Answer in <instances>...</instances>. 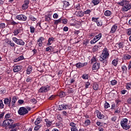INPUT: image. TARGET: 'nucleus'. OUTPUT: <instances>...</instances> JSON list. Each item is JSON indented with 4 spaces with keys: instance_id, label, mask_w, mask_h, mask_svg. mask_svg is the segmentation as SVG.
<instances>
[{
    "instance_id": "e2e57ef3",
    "label": "nucleus",
    "mask_w": 131,
    "mask_h": 131,
    "mask_svg": "<svg viewBox=\"0 0 131 131\" xmlns=\"http://www.w3.org/2000/svg\"><path fill=\"white\" fill-rule=\"evenodd\" d=\"M11 117V114H7L5 115V118L6 119H9V118H10Z\"/></svg>"
},
{
    "instance_id": "cd10ccee",
    "label": "nucleus",
    "mask_w": 131,
    "mask_h": 131,
    "mask_svg": "<svg viewBox=\"0 0 131 131\" xmlns=\"http://www.w3.org/2000/svg\"><path fill=\"white\" fill-rule=\"evenodd\" d=\"M92 4H93L94 6H97L100 4V0H92Z\"/></svg>"
},
{
    "instance_id": "338daca9",
    "label": "nucleus",
    "mask_w": 131,
    "mask_h": 131,
    "mask_svg": "<svg viewBox=\"0 0 131 131\" xmlns=\"http://www.w3.org/2000/svg\"><path fill=\"white\" fill-rule=\"evenodd\" d=\"M30 19L31 21H36V18L34 17V16H31Z\"/></svg>"
},
{
    "instance_id": "774afa93",
    "label": "nucleus",
    "mask_w": 131,
    "mask_h": 131,
    "mask_svg": "<svg viewBox=\"0 0 131 131\" xmlns=\"http://www.w3.org/2000/svg\"><path fill=\"white\" fill-rule=\"evenodd\" d=\"M127 103H128V104H129L130 105H131V98H128L127 100Z\"/></svg>"
},
{
    "instance_id": "39448f33",
    "label": "nucleus",
    "mask_w": 131,
    "mask_h": 131,
    "mask_svg": "<svg viewBox=\"0 0 131 131\" xmlns=\"http://www.w3.org/2000/svg\"><path fill=\"white\" fill-rule=\"evenodd\" d=\"M12 40L16 43V45H18V46H25V42L23 41V40L21 39H18L16 37H12Z\"/></svg>"
},
{
    "instance_id": "c85d7f7f",
    "label": "nucleus",
    "mask_w": 131,
    "mask_h": 131,
    "mask_svg": "<svg viewBox=\"0 0 131 131\" xmlns=\"http://www.w3.org/2000/svg\"><path fill=\"white\" fill-rule=\"evenodd\" d=\"M93 88L94 91H98V90H99V84L97 83H94L93 85Z\"/></svg>"
},
{
    "instance_id": "393cba45",
    "label": "nucleus",
    "mask_w": 131,
    "mask_h": 131,
    "mask_svg": "<svg viewBox=\"0 0 131 131\" xmlns=\"http://www.w3.org/2000/svg\"><path fill=\"white\" fill-rule=\"evenodd\" d=\"M76 14L78 17H83L84 15L83 13V12L81 11H79L78 12H76Z\"/></svg>"
},
{
    "instance_id": "a878e982",
    "label": "nucleus",
    "mask_w": 131,
    "mask_h": 131,
    "mask_svg": "<svg viewBox=\"0 0 131 131\" xmlns=\"http://www.w3.org/2000/svg\"><path fill=\"white\" fill-rule=\"evenodd\" d=\"M6 43H8L10 47H12V48H14L15 46V43L13 42V41L11 40H7L6 41Z\"/></svg>"
},
{
    "instance_id": "473e14b6",
    "label": "nucleus",
    "mask_w": 131,
    "mask_h": 131,
    "mask_svg": "<svg viewBox=\"0 0 131 131\" xmlns=\"http://www.w3.org/2000/svg\"><path fill=\"white\" fill-rule=\"evenodd\" d=\"M84 124V125H85V126H88L90 125V124H91V120H90L89 119L85 120Z\"/></svg>"
},
{
    "instance_id": "864d4df0",
    "label": "nucleus",
    "mask_w": 131,
    "mask_h": 131,
    "mask_svg": "<svg viewBox=\"0 0 131 131\" xmlns=\"http://www.w3.org/2000/svg\"><path fill=\"white\" fill-rule=\"evenodd\" d=\"M99 50V47L97 46H95L93 47V52H97Z\"/></svg>"
},
{
    "instance_id": "7ed1b4c3",
    "label": "nucleus",
    "mask_w": 131,
    "mask_h": 131,
    "mask_svg": "<svg viewBox=\"0 0 131 131\" xmlns=\"http://www.w3.org/2000/svg\"><path fill=\"white\" fill-rule=\"evenodd\" d=\"M109 51L107 48H105L102 51V53L99 58L100 61L102 62L104 60H107L109 58Z\"/></svg>"
},
{
    "instance_id": "c756f323",
    "label": "nucleus",
    "mask_w": 131,
    "mask_h": 131,
    "mask_svg": "<svg viewBox=\"0 0 131 131\" xmlns=\"http://www.w3.org/2000/svg\"><path fill=\"white\" fill-rule=\"evenodd\" d=\"M59 23H62V18H60L58 19L55 20L54 21V25H58V24H59Z\"/></svg>"
},
{
    "instance_id": "79ce46f5",
    "label": "nucleus",
    "mask_w": 131,
    "mask_h": 131,
    "mask_svg": "<svg viewBox=\"0 0 131 131\" xmlns=\"http://www.w3.org/2000/svg\"><path fill=\"white\" fill-rule=\"evenodd\" d=\"M68 22V20L66 18H61V23L62 24H67V23Z\"/></svg>"
},
{
    "instance_id": "09e8293b",
    "label": "nucleus",
    "mask_w": 131,
    "mask_h": 131,
    "mask_svg": "<svg viewBox=\"0 0 131 131\" xmlns=\"http://www.w3.org/2000/svg\"><path fill=\"white\" fill-rule=\"evenodd\" d=\"M4 102H3V100H0V109H4Z\"/></svg>"
},
{
    "instance_id": "052dcab7",
    "label": "nucleus",
    "mask_w": 131,
    "mask_h": 131,
    "mask_svg": "<svg viewBox=\"0 0 131 131\" xmlns=\"http://www.w3.org/2000/svg\"><path fill=\"white\" fill-rule=\"evenodd\" d=\"M53 17L54 19H58V18H59V15H58L57 13H54L53 14Z\"/></svg>"
},
{
    "instance_id": "1a4fd4ad",
    "label": "nucleus",
    "mask_w": 131,
    "mask_h": 131,
    "mask_svg": "<svg viewBox=\"0 0 131 131\" xmlns=\"http://www.w3.org/2000/svg\"><path fill=\"white\" fill-rule=\"evenodd\" d=\"M118 27V25H117V24L114 25L111 28L110 33H115V32H116V30H117Z\"/></svg>"
},
{
    "instance_id": "bb28decb",
    "label": "nucleus",
    "mask_w": 131,
    "mask_h": 131,
    "mask_svg": "<svg viewBox=\"0 0 131 131\" xmlns=\"http://www.w3.org/2000/svg\"><path fill=\"white\" fill-rule=\"evenodd\" d=\"M112 14V12H111V11H110V10H106L104 12V15L106 17H110V16H111Z\"/></svg>"
},
{
    "instance_id": "2eb2a0df",
    "label": "nucleus",
    "mask_w": 131,
    "mask_h": 131,
    "mask_svg": "<svg viewBox=\"0 0 131 131\" xmlns=\"http://www.w3.org/2000/svg\"><path fill=\"white\" fill-rule=\"evenodd\" d=\"M10 24L11 25H13V26H15V25H18V26H19L20 28L22 27V24L21 23H16L15 21L13 20L11 21Z\"/></svg>"
},
{
    "instance_id": "37998d69",
    "label": "nucleus",
    "mask_w": 131,
    "mask_h": 131,
    "mask_svg": "<svg viewBox=\"0 0 131 131\" xmlns=\"http://www.w3.org/2000/svg\"><path fill=\"white\" fill-rule=\"evenodd\" d=\"M70 126L71 127V128H73V127H75L76 126V124L73 122H70Z\"/></svg>"
},
{
    "instance_id": "8fccbe9b",
    "label": "nucleus",
    "mask_w": 131,
    "mask_h": 131,
    "mask_svg": "<svg viewBox=\"0 0 131 131\" xmlns=\"http://www.w3.org/2000/svg\"><path fill=\"white\" fill-rule=\"evenodd\" d=\"M97 41H97V40L95 38H94L93 39L91 40L90 43L91 45H94V43H96V42H97Z\"/></svg>"
},
{
    "instance_id": "aec40b11",
    "label": "nucleus",
    "mask_w": 131,
    "mask_h": 131,
    "mask_svg": "<svg viewBox=\"0 0 131 131\" xmlns=\"http://www.w3.org/2000/svg\"><path fill=\"white\" fill-rule=\"evenodd\" d=\"M55 40V38L50 37L48 39V42L47 43V46H50L53 43V42Z\"/></svg>"
},
{
    "instance_id": "7c9ffc66",
    "label": "nucleus",
    "mask_w": 131,
    "mask_h": 131,
    "mask_svg": "<svg viewBox=\"0 0 131 131\" xmlns=\"http://www.w3.org/2000/svg\"><path fill=\"white\" fill-rule=\"evenodd\" d=\"M27 74H30L32 72V68L31 67H28L27 70Z\"/></svg>"
},
{
    "instance_id": "6e6552de",
    "label": "nucleus",
    "mask_w": 131,
    "mask_h": 131,
    "mask_svg": "<svg viewBox=\"0 0 131 131\" xmlns=\"http://www.w3.org/2000/svg\"><path fill=\"white\" fill-rule=\"evenodd\" d=\"M16 18L17 20H19L20 21H26V20H27V17L24 14L17 15Z\"/></svg>"
},
{
    "instance_id": "b1692460",
    "label": "nucleus",
    "mask_w": 131,
    "mask_h": 131,
    "mask_svg": "<svg viewBox=\"0 0 131 131\" xmlns=\"http://www.w3.org/2000/svg\"><path fill=\"white\" fill-rule=\"evenodd\" d=\"M17 102V97L15 96H13L12 97V106L14 107L15 106V103Z\"/></svg>"
},
{
    "instance_id": "423d86ee",
    "label": "nucleus",
    "mask_w": 131,
    "mask_h": 131,
    "mask_svg": "<svg viewBox=\"0 0 131 131\" xmlns=\"http://www.w3.org/2000/svg\"><path fill=\"white\" fill-rule=\"evenodd\" d=\"M28 113V110L26 107H20L18 111V114L19 115H25Z\"/></svg>"
},
{
    "instance_id": "f704fd0d",
    "label": "nucleus",
    "mask_w": 131,
    "mask_h": 131,
    "mask_svg": "<svg viewBox=\"0 0 131 131\" xmlns=\"http://www.w3.org/2000/svg\"><path fill=\"white\" fill-rule=\"evenodd\" d=\"M41 122V120H40V118H38L35 121V125H37V124H39L40 122Z\"/></svg>"
},
{
    "instance_id": "f8f14e48",
    "label": "nucleus",
    "mask_w": 131,
    "mask_h": 131,
    "mask_svg": "<svg viewBox=\"0 0 131 131\" xmlns=\"http://www.w3.org/2000/svg\"><path fill=\"white\" fill-rule=\"evenodd\" d=\"M100 68V63L95 62L92 66V70H99Z\"/></svg>"
},
{
    "instance_id": "a18cd8bd",
    "label": "nucleus",
    "mask_w": 131,
    "mask_h": 131,
    "mask_svg": "<svg viewBox=\"0 0 131 131\" xmlns=\"http://www.w3.org/2000/svg\"><path fill=\"white\" fill-rule=\"evenodd\" d=\"M82 77L83 79H89V75L84 74H83Z\"/></svg>"
},
{
    "instance_id": "680f3d73",
    "label": "nucleus",
    "mask_w": 131,
    "mask_h": 131,
    "mask_svg": "<svg viewBox=\"0 0 131 131\" xmlns=\"http://www.w3.org/2000/svg\"><path fill=\"white\" fill-rule=\"evenodd\" d=\"M71 131H78V129H77V127H74L73 128H71Z\"/></svg>"
},
{
    "instance_id": "58836bf2",
    "label": "nucleus",
    "mask_w": 131,
    "mask_h": 131,
    "mask_svg": "<svg viewBox=\"0 0 131 131\" xmlns=\"http://www.w3.org/2000/svg\"><path fill=\"white\" fill-rule=\"evenodd\" d=\"M70 5V4H69V2L67 1H64L63 2V7H64V8H67V7H69Z\"/></svg>"
},
{
    "instance_id": "f3484780",
    "label": "nucleus",
    "mask_w": 131,
    "mask_h": 131,
    "mask_svg": "<svg viewBox=\"0 0 131 131\" xmlns=\"http://www.w3.org/2000/svg\"><path fill=\"white\" fill-rule=\"evenodd\" d=\"M21 66H16L13 67V71L14 73L19 72V71H20V70H21Z\"/></svg>"
},
{
    "instance_id": "6e6d98bb",
    "label": "nucleus",
    "mask_w": 131,
    "mask_h": 131,
    "mask_svg": "<svg viewBox=\"0 0 131 131\" xmlns=\"http://www.w3.org/2000/svg\"><path fill=\"white\" fill-rule=\"evenodd\" d=\"M40 127H41V126H40V125H37L36 126H35L34 130H38V129H39Z\"/></svg>"
},
{
    "instance_id": "13d9d810",
    "label": "nucleus",
    "mask_w": 131,
    "mask_h": 131,
    "mask_svg": "<svg viewBox=\"0 0 131 131\" xmlns=\"http://www.w3.org/2000/svg\"><path fill=\"white\" fill-rule=\"evenodd\" d=\"M0 28H2L3 29L6 28V24L5 23H1L0 24Z\"/></svg>"
},
{
    "instance_id": "9b49d317",
    "label": "nucleus",
    "mask_w": 131,
    "mask_h": 131,
    "mask_svg": "<svg viewBox=\"0 0 131 131\" xmlns=\"http://www.w3.org/2000/svg\"><path fill=\"white\" fill-rule=\"evenodd\" d=\"M29 5V0H25L24 4L23 5V10H26L28 8V6Z\"/></svg>"
},
{
    "instance_id": "72a5a7b5",
    "label": "nucleus",
    "mask_w": 131,
    "mask_h": 131,
    "mask_svg": "<svg viewBox=\"0 0 131 131\" xmlns=\"http://www.w3.org/2000/svg\"><path fill=\"white\" fill-rule=\"evenodd\" d=\"M91 13H92V10L90 9H88L83 12L84 14L85 15H91Z\"/></svg>"
},
{
    "instance_id": "bf43d9fd",
    "label": "nucleus",
    "mask_w": 131,
    "mask_h": 131,
    "mask_svg": "<svg viewBox=\"0 0 131 131\" xmlns=\"http://www.w3.org/2000/svg\"><path fill=\"white\" fill-rule=\"evenodd\" d=\"M126 33L127 35H131V29H127L126 30Z\"/></svg>"
},
{
    "instance_id": "2f4dec72",
    "label": "nucleus",
    "mask_w": 131,
    "mask_h": 131,
    "mask_svg": "<svg viewBox=\"0 0 131 131\" xmlns=\"http://www.w3.org/2000/svg\"><path fill=\"white\" fill-rule=\"evenodd\" d=\"M101 37H102V34L99 33L98 35H96L94 38L98 41V40L101 39Z\"/></svg>"
},
{
    "instance_id": "0e129e2a",
    "label": "nucleus",
    "mask_w": 131,
    "mask_h": 131,
    "mask_svg": "<svg viewBox=\"0 0 131 131\" xmlns=\"http://www.w3.org/2000/svg\"><path fill=\"white\" fill-rule=\"evenodd\" d=\"M31 102L32 103H33L34 104H36L37 101H36V99L33 98V99H31Z\"/></svg>"
},
{
    "instance_id": "49530a36",
    "label": "nucleus",
    "mask_w": 131,
    "mask_h": 131,
    "mask_svg": "<svg viewBox=\"0 0 131 131\" xmlns=\"http://www.w3.org/2000/svg\"><path fill=\"white\" fill-rule=\"evenodd\" d=\"M98 19H99V17L96 18V17H93L92 18V21L95 22V23H97V22H98Z\"/></svg>"
},
{
    "instance_id": "de8ad7c7",
    "label": "nucleus",
    "mask_w": 131,
    "mask_h": 131,
    "mask_svg": "<svg viewBox=\"0 0 131 131\" xmlns=\"http://www.w3.org/2000/svg\"><path fill=\"white\" fill-rule=\"evenodd\" d=\"M126 70H127V68L126 67V66H123L122 67V71H123V72H125V71H126Z\"/></svg>"
},
{
    "instance_id": "dca6fc26",
    "label": "nucleus",
    "mask_w": 131,
    "mask_h": 131,
    "mask_svg": "<svg viewBox=\"0 0 131 131\" xmlns=\"http://www.w3.org/2000/svg\"><path fill=\"white\" fill-rule=\"evenodd\" d=\"M68 108V105L66 104H61L59 105L58 110H66Z\"/></svg>"
},
{
    "instance_id": "20e7f679",
    "label": "nucleus",
    "mask_w": 131,
    "mask_h": 131,
    "mask_svg": "<svg viewBox=\"0 0 131 131\" xmlns=\"http://www.w3.org/2000/svg\"><path fill=\"white\" fill-rule=\"evenodd\" d=\"M127 122H128V120L126 118L124 119L121 121V125L123 129H125V130H128V129L130 128V126Z\"/></svg>"
},
{
    "instance_id": "4d7b16f0",
    "label": "nucleus",
    "mask_w": 131,
    "mask_h": 131,
    "mask_svg": "<svg viewBox=\"0 0 131 131\" xmlns=\"http://www.w3.org/2000/svg\"><path fill=\"white\" fill-rule=\"evenodd\" d=\"M90 85H91V83H90L89 82H86L85 83V89H88L89 86H90Z\"/></svg>"
},
{
    "instance_id": "4c0bfd02",
    "label": "nucleus",
    "mask_w": 131,
    "mask_h": 131,
    "mask_svg": "<svg viewBox=\"0 0 131 131\" xmlns=\"http://www.w3.org/2000/svg\"><path fill=\"white\" fill-rule=\"evenodd\" d=\"M30 30L31 33H34L35 31V28H34V27L33 26H31L30 27Z\"/></svg>"
},
{
    "instance_id": "c9c22d12",
    "label": "nucleus",
    "mask_w": 131,
    "mask_h": 131,
    "mask_svg": "<svg viewBox=\"0 0 131 131\" xmlns=\"http://www.w3.org/2000/svg\"><path fill=\"white\" fill-rule=\"evenodd\" d=\"M131 58L130 55L129 54H125L124 56V59L125 60H129Z\"/></svg>"
},
{
    "instance_id": "4be33fe9",
    "label": "nucleus",
    "mask_w": 131,
    "mask_h": 131,
    "mask_svg": "<svg viewBox=\"0 0 131 131\" xmlns=\"http://www.w3.org/2000/svg\"><path fill=\"white\" fill-rule=\"evenodd\" d=\"M112 64L113 65V66H115V67H117V64H118V59L116 58V59H114L112 61Z\"/></svg>"
},
{
    "instance_id": "a211bd4d",
    "label": "nucleus",
    "mask_w": 131,
    "mask_h": 131,
    "mask_svg": "<svg viewBox=\"0 0 131 131\" xmlns=\"http://www.w3.org/2000/svg\"><path fill=\"white\" fill-rule=\"evenodd\" d=\"M87 63H81V62H79L76 64V67L77 68H82V67H84L85 65H86Z\"/></svg>"
},
{
    "instance_id": "ea45409f",
    "label": "nucleus",
    "mask_w": 131,
    "mask_h": 131,
    "mask_svg": "<svg viewBox=\"0 0 131 131\" xmlns=\"http://www.w3.org/2000/svg\"><path fill=\"white\" fill-rule=\"evenodd\" d=\"M52 50H53V47H52V46H49L46 49V52H52Z\"/></svg>"
},
{
    "instance_id": "4468645a",
    "label": "nucleus",
    "mask_w": 131,
    "mask_h": 131,
    "mask_svg": "<svg viewBox=\"0 0 131 131\" xmlns=\"http://www.w3.org/2000/svg\"><path fill=\"white\" fill-rule=\"evenodd\" d=\"M45 40V38H43V37H40L39 38V39L37 40V45L40 48L42 47V41Z\"/></svg>"
},
{
    "instance_id": "f257e3e1",
    "label": "nucleus",
    "mask_w": 131,
    "mask_h": 131,
    "mask_svg": "<svg viewBox=\"0 0 131 131\" xmlns=\"http://www.w3.org/2000/svg\"><path fill=\"white\" fill-rule=\"evenodd\" d=\"M19 125L20 123H19L14 124V120L11 119H6L2 123L3 126H9V128L10 129V131L18 130Z\"/></svg>"
},
{
    "instance_id": "5fc2aeb1",
    "label": "nucleus",
    "mask_w": 131,
    "mask_h": 131,
    "mask_svg": "<svg viewBox=\"0 0 131 131\" xmlns=\"http://www.w3.org/2000/svg\"><path fill=\"white\" fill-rule=\"evenodd\" d=\"M95 62H97V58H96L95 57H93L91 59V63H95Z\"/></svg>"
},
{
    "instance_id": "69168bd1",
    "label": "nucleus",
    "mask_w": 131,
    "mask_h": 131,
    "mask_svg": "<svg viewBox=\"0 0 131 131\" xmlns=\"http://www.w3.org/2000/svg\"><path fill=\"white\" fill-rule=\"evenodd\" d=\"M32 80V79L31 78V77H28L27 78L26 81H27V82H31Z\"/></svg>"
},
{
    "instance_id": "9d476101",
    "label": "nucleus",
    "mask_w": 131,
    "mask_h": 131,
    "mask_svg": "<svg viewBox=\"0 0 131 131\" xmlns=\"http://www.w3.org/2000/svg\"><path fill=\"white\" fill-rule=\"evenodd\" d=\"M95 114H96L97 117L99 119H103L104 118V115L102 114L99 110H97L95 111Z\"/></svg>"
},
{
    "instance_id": "0eeeda50",
    "label": "nucleus",
    "mask_w": 131,
    "mask_h": 131,
    "mask_svg": "<svg viewBox=\"0 0 131 131\" xmlns=\"http://www.w3.org/2000/svg\"><path fill=\"white\" fill-rule=\"evenodd\" d=\"M51 90V86L49 85H47L46 86L41 87L38 92L39 93H47V92H49Z\"/></svg>"
},
{
    "instance_id": "c03bdc74",
    "label": "nucleus",
    "mask_w": 131,
    "mask_h": 131,
    "mask_svg": "<svg viewBox=\"0 0 131 131\" xmlns=\"http://www.w3.org/2000/svg\"><path fill=\"white\" fill-rule=\"evenodd\" d=\"M117 84V81L116 80H113L111 81V84L112 85H115Z\"/></svg>"
},
{
    "instance_id": "3c124183",
    "label": "nucleus",
    "mask_w": 131,
    "mask_h": 131,
    "mask_svg": "<svg viewBox=\"0 0 131 131\" xmlns=\"http://www.w3.org/2000/svg\"><path fill=\"white\" fill-rule=\"evenodd\" d=\"M96 23L97 24V26H99V27H101L102 25V23L101 20H98Z\"/></svg>"
},
{
    "instance_id": "603ef678",
    "label": "nucleus",
    "mask_w": 131,
    "mask_h": 131,
    "mask_svg": "<svg viewBox=\"0 0 131 131\" xmlns=\"http://www.w3.org/2000/svg\"><path fill=\"white\" fill-rule=\"evenodd\" d=\"M126 89L128 90H131V83H128L126 84Z\"/></svg>"
},
{
    "instance_id": "ddd939ff",
    "label": "nucleus",
    "mask_w": 131,
    "mask_h": 131,
    "mask_svg": "<svg viewBox=\"0 0 131 131\" xmlns=\"http://www.w3.org/2000/svg\"><path fill=\"white\" fill-rule=\"evenodd\" d=\"M11 98L9 99L8 98H6L4 100V104L5 105H8V106H9V107L10 108V107H11Z\"/></svg>"
},
{
    "instance_id": "f03ea898",
    "label": "nucleus",
    "mask_w": 131,
    "mask_h": 131,
    "mask_svg": "<svg viewBox=\"0 0 131 131\" xmlns=\"http://www.w3.org/2000/svg\"><path fill=\"white\" fill-rule=\"evenodd\" d=\"M120 6H123L122 11L123 12H127L131 9V4L129 1L123 0L120 3Z\"/></svg>"
},
{
    "instance_id": "5701e85b",
    "label": "nucleus",
    "mask_w": 131,
    "mask_h": 131,
    "mask_svg": "<svg viewBox=\"0 0 131 131\" xmlns=\"http://www.w3.org/2000/svg\"><path fill=\"white\" fill-rule=\"evenodd\" d=\"M45 121L46 122V126L47 127H50V126L52 125V121H50L49 119H46Z\"/></svg>"
},
{
    "instance_id": "e433bc0d",
    "label": "nucleus",
    "mask_w": 131,
    "mask_h": 131,
    "mask_svg": "<svg viewBox=\"0 0 131 131\" xmlns=\"http://www.w3.org/2000/svg\"><path fill=\"white\" fill-rule=\"evenodd\" d=\"M19 33H20V30L19 29L14 30L13 31V34L15 36L18 35V34H19Z\"/></svg>"
},
{
    "instance_id": "a19ab883",
    "label": "nucleus",
    "mask_w": 131,
    "mask_h": 131,
    "mask_svg": "<svg viewBox=\"0 0 131 131\" xmlns=\"http://www.w3.org/2000/svg\"><path fill=\"white\" fill-rule=\"evenodd\" d=\"M104 106L105 109H108V108L110 107V104H109V103L107 102V101H105Z\"/></svg>"
},
{
    "instance_id": "6ab92c4d",
    "label": "nucleus",
    "mask_w": 131,
    "mask_h": 131,
    "mask_svg": "<svg viewBox=\"0 0 131 131\" xmlns=\"http://www.w3.org/2000/svg\"><path fill=\"white\" fill-rule=\"evenodd\" d=\"M123 46H124L123 42L117 43L116 44V47L117 49H118V50H119V49H121V48H123Z\"/></svg>"
},
{
    "instance_id": "412c9836",
    "label": "nucleus",
    "mask_w": 131,
    "mask_h": 131,
    "mask_svg": "<svg viewBox=\"0 0 131 131\" xmlns=\"http://www.w3.org/2000/svg\"><path fill=\"white\" fill-rule=\"evenodd\" d=\"M24 59V56H20L17 58H15L13 60V62H19V61H21V60Z\"/></svg>"
}]
</instances>
